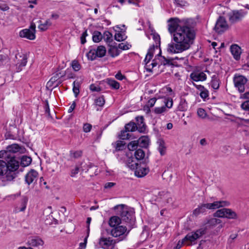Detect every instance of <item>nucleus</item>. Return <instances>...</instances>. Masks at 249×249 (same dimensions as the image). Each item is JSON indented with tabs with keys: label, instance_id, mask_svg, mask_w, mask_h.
Segmentation results:
<instances>
[{
	"label": "nucleus",
	"instance_id": "nucleus-1",
	"mask_svg": "<svg viewBox=\"0 0 249 249\" xmlns=\"http://www.w3.org/2000/svg\"><path fill=\"white\" fill-rule=\"evenodd\" d=\"M168 31L173 35L172 42L167 51L170 53H178L188 50L196 37L194 30L188 26V19L180 20L171 18L168 21Z\"/></svg>",
	"mask_w": 249,
	"mask_h": 249
},
{
	"label": "nucleus",
	"instance_id": "nucleus-2",
	"mask_svg": "<svg viewBox=\"0 0 249 249\" xmlns=\"http://www.w3.org/2000/svg\"><path fill=\"white\" fill-rule=\"evenodd\" d=\"M19 167V161L14 158L7 160H0V186H5L8 181L17 177L15 171Z\"/></svg>",
	"mask_w": 249,
	"mask_h": 249
},
{
	"label": "nucleus",
	"instance_id": "nucleus-3",
	"mask_svg": "<svg viewBox=\"0 0 249 249\" xmlns=\"http://www.w3.org/2000/svg\"><path fill=\"white\" fill-rule=\"evenodd\" d=\"M113 209L119 215L122 221L126 223L130 229L133 228L135 223L134 212L124 204H120L114 206Z\"/></svg>",
	"mask_w": 249,
	"mask_h": 249
},
{
	"label": "nucleus",
	"instance_id": "nucleus-4",
	"mask_svg": "<svg viewBox=\"0 0 249 249\" xmlns=\"http://www.w3.org/2000/svg\"><path fill=\"white\" fill-rule=\"evenodd\" d=\"M132 158H128L127 161V165L132 170H135V175L138 178H142L146 175L149 172V168L146 167L145 162H135ZM144 160V161H145Z\"/></svg>",
	"mask_w": 249,
	"mask_h": 249
},
{
	"label": "nucleus",
	"instance_id": "nucleus-5",
	"mask_svg": "<svg viewBox=\"0 0 249 249\" xmlns=\"http://www.w3.org/2000/svg\"><path fill=\"white\" fill-rule=\"evenodd\" d=\"M130 230H130L127 231L126 226H119L111 230V234L114 237H118L115 240H118L119 242L126 239Z\"/></svg>",
	"mask_w": 249,
	"mask_h": 249
},
{
	"label": "nucleus",
	"instance_id": "nucleus-6",
	"mask_svg": "<svg viewBox=\"0 0 249 249\" xmlns=\"http://www.w3.org/2000/svg\"><path fill=\"white\" fill-rule=\"evenodd\" d=\"M216 217L227 218L228 219H236L238 216L236 213L231 209L222 208L216 211L213 214Z\"/></svg>",
	"mask_w": 249,
	"mask_h": 249
},
{
	"label": "nucleus",
	"instance_id": "nucleus-7",
	"mask_svg": "<svg viewBox=\"0 0 249 249\" xmlns=\"http://www.w3.org/2000/svg\"><path fill=\"white\" fill-rule=\"evenodd\" d=\"M247 12L243 10H233L228 13L229 21L231 23H234L240 21L247 14Z\"/></svg>",
	"mask_w": 249,
	"mask_h": 249
},
{
	"label": "nucleus",
	"instance_id": "nucleus-8",
	"mask_svg": "<svg viewBox=\"0 0 249 249\" xmlns=\"http://www.w3.org/2000/svg\"><path fill=\"white\" fill-rule=\"evenodd\" d=\"M36 24L32 22L31 23L29 29H24L20 31L19 36L21 37L26 38L30 40H34L36 37Z\"/></svg>",
	"mask_w": 249,
	"mask_h": 249
},
{
	"label": "nucleus",
	"instance_id": "nucleus-9",
	"mask_svg": "<svg viewBox=\"0 0 249 249\" xmlns=\"http://www.w3.org/2000/svg\"><path fill=\"white\" fill-rule=\"evenodd\" d=\"M118 242V240L112 239L110 237H102L99 239V245L103 249H114L115 244Z\"/></svg>",
	"mask_w": 249,
	"mask_h": 249
},
{
	"label": "nucleus",
	"instance_id": "nucleus-10",
	"mask_svg": "<svg viewBox=\"0 0 249 249\" xmlns=\"http://www.w3.org/2000/svg\"><path fill=\"white\" fill-rule=\"evenodd\" d=\"M247 78L242 75H235L233 78L234 86L237 88L240 93L244 92L245 85L247 82Z\"/></svg>",
	"mask_w": 249,
	"mask_h": 249
},
{
	"label": "nucleus",
	"instance_id": "nucleus-11",
	"mask_svg": "<svg viewBox=\"0 0 249 249\" xmlns=\"http://www.w3.org/2000/svg\"><path fill=\"white\" fill-rule=\"evenodd\" d=\"M228 28V25L225 18L220 16L217 19L214 30L218 34H221L226 31Z\"/></svg>",
	"mask_w": 249,
	"mask_h": 249
},
{
	"label": "nucleus",
	"instance_id": "nucleus-12",
	"mask_svg": "<svg viewBox=\"0 0 249 249\" xmlns=\"http://www.w3.org/2000/svg\"><path fill=\"white\" fill-rule=\"evenodd\" d=\"M15 57L17 60L16 62L17 71L19 72L22 70V67L25 66L27 64L28 55L27 54L18 53L16 54Z\"/></svg>",
	"mask_w": 249,
	"mask_h": 249
},
{
	"label": "nucleus",
	"instance_id": "nucleus-13",
	"mask_svg": "<svg viewBox=\"0 0 249 249\" xmlns=\"http://www.w3.org/2000/svg\"><path fill=\"white\" fill-rule=\"evenodd\" d=\"M135 120L138 131L141 133H147L148 131L147 126L144 122V117L143 116H138L135 117Z\"/></svg>",
	"mask_w": 249,
	"mask_h": 249
},
{
	"label": "nucleus",
	"instance_id": "nucleus-14",
	"mask_svg": "<svg viewBox=\"0 0 249 249\" xmlns=\"http://www.w3.org/2000/svg\"><path fill=\"white\" fill-rule=\"evenodd\" d=\"M37 172L34 169H31L25 176V181L26 183L30 185L37 178Z\"/></svg>",
	"mask_w": 249,
	"mask_h": 249
},
{
	"label": "nucleus",
	"instance_id": "nucleus-15",
	"mask_svg": "<svg viewBox=\"0 0 249 249\" xmlns=\"http://www.w3.org/2000/svg\"><path fill=\"white\" fill-rule=\"evenodd\" d=\"M112 145L114 148V149L113 150V153L123 151L126 148L125 142L123 141H117L116 142L112 143Z\"/></svg>",
	"mask_w": 249,
	"mask_h": 249
},
{
	"label": "nucleus",
	"instance_id": "nucleus-16",
	"mask_svg": "<svg viewBox=\"0 0 249 249\" xmlns=\"http://www.w3.org/2000/svg\"><path fill=\"white\" fill-rule=\"evenodd\" d=\"M145 154V152L141 148L137 149L134 153V157L132 156L130 158H133L135 162L143 160H144Z\"/></svg>",
	"mask_w": 249,
	"mask_h": 249
},
{
	"label": "nucleus",
	"instance_id": "nucleus-17",
	"mask_svg": "<svg viewBox=\"0 0 249 249\" xmlns=\"http://www.w3.org/2000/svg\"><path fill=\"white\" fill-rule=\"evenodd\" d=\"M230 50L234 58L236 60L240 59L241 53V48L237 44H232L231 46Z\"/></svg>",
	"mask_w": 249,
	"mask_h": 249
},
{
	"label": "nucleus",
	"instance_id": "nucleus-18",
	"mask_svg": "<svg viewBox=\"0 0 249 249\" xmlns=\"http://www.w3.org/2000/svg\"><path fill=\"white\" fill-rule=\"evenodd\" d=\"M190 77L194 81H203L206 80L207 75L203 72L199 73L192 72L190 74Z\"/></svg>",
	"mask_w": 249,
	"mask_h": 249
},
{
	"label": "nucleus",
	"instance_id": "nucleus-19",
	"mask_svg": "<svg viewBox=\"0 0 249 249\" xmlns=\"http://www.w3.org/2000/svg\"><path fill=\"white\" fill-rule=\"evenodd\" d=\"M138 141L139 148H147L149 145V139L148 136H142L141 137Z\"/></svg>",
	"mask_w": 249,
	"mask_h": 249
},
{
	"label": "nucleus",
	"instance_id": "nucleus-20",
	"mask_svg": "<svg viewBox=\"0 0 249 249\" xmlns=\"http://www.w3.org/2000/svg\"><path fill=\"white\" fill-rule=\"evenodd\" d=\"M122 222L120 216H113L109 218L108 224L110 227L115 228L119 226Z\"/></svg>",
	"mask_w": 249,
	"mask_h": 249
},
{
	"label": "nucleus",
	"instance_id": "nucleus-21",
	"mask_svg": "<svg viewBox=\"0 0 249 249\" xmlns=\"http://www.w3.org/2000/svg\"><path fill=\"white\" fill-rule=\"evenodd\" d=\"M6 149L7 150L9 154H11L15 157L14 154L19 152L20 149V147L18 144L14 143L7 146L6 147Z\"/></svg>",
	"mask_w": 249,
	"mask_h": 249
},
{
	"label": "nucleus",
	"instance_id": "nucleus-22",
	"mask_svg": "<svg viewBox=\"0 0 249 249\" xmlns=\"http://www.w3.org/2000/svg\"><path fill=\"white\" fill-rule=\"evenodd\" d=\"M183 240L185 242H188V245H192L195 244V241L197 240L196 238L194 232L188 233L185 237L183 238Z\"/></svg>",
	"mask_w": 249,
	"mask_h": 249
},
{
	"label": "nucleus",
	"instance_id": "nucleus-23",
	"mask_svg": "<svg viewBox=\"0 0 249 249\" xmlns=\"http://www.w3.org/2000/svg\"><path fill=\"white\" fill-rule=\"evenodd\" d=\"M29 245L33 247H37L38 246H42L44 244L43 241L38 237H36L28 241Z\"/></svg>",
	"mask_w": 249,
	"mask_h": 249
},
{
	"label": "nucleus",
	"instance_id": "nucleus-24",
	"mask_svg": "<svg viewBox=\"0 0 249 249\" xmlns=\"http://www.w3.org/2000/svg\"><path fill=\"white\" fill-rule=\"evenodd\" d=\"M39 23L38 28L41 31H45L47 30L49 26H51L52 24L50 19L46 20L44 23H42L41 20L38 21Z\"/></svg>",
	"mask_w": 249,
	"mask_h": 249
},
{
	"label": "nucleus",
	"instance_id": "nucleus-25",
	"mask_svg": "<svg viewBox=\"0 0 249 249\" xmlns=\"http://www.w3.org/2000/svg\"><path fill=\"white\" fill-rule=\"evenodd\" d=\"M174 59H178V58L176 57L175 58H167L164 56H161V58H159V61L160 65L171 66L173 65L172 62Z\"/></svg>",
	"mask_w": 249,
	"mask_h": 249
},
{
	"label": "nucleus",
	"instance_id": "nucleus-26",
	"mask_svg": "<svg viewBox=\"0 0 249 249\" xmlns=\"http://www.w3.org/2000/svg\"><path fill=\"white\" fill-rule=\"evenodd\" d=\"M105 82L113 89H118L120 88L119 83L114 79L107 78Z\"/></svg>",
	"mask_w": 249,
	"mask_h": 249
},
{
	"label": "nucleus",
	"instance_id": "nucleus-27",
	"mask_svg": "<svg viewBox=\"0 0 249 249\" xmlns=\"http://www.w3.org/2000/svg\"><path fill=\"white\" fill-rule=\"evenodd\" d=\"M207 229V227H203L197 229L196 231H193V232H194L195 237L197 239L206 233Z\"/></svg>",
	"mask_w": 249,
	"mask_h": 249
},
{
	"label": "nucleus",
	"instance_id": "nucleus-28",
	"mask_svg": "<svg viewBox=\"0 0 249 249\" xmlns=\"http://www.w3.org/2000/svg\"><path fill=\"white\" fill-rule=\"evenodd\" d=\"M157 143L159 145L158 150L161 156L164 155L166 153V147L165 146V142L162 139H159Z\"/></svg>",
	"mask_w": 249,
	"mask_h": 249
},
{
	"label": "nucleus",
	"instance_id": "nucleus-29",
	"mask_svg": "<svg viewBox=\"0 0 249 249\" xmlns=\"http://www.w3.org/2000/svg\"><path fill=\"white\" fill-rule=\"evenodd\" d=\"M132 135L125 130L124 128V130H122L120 132V133L118 135V137L120 139L123 140H129L132 139Z\"/></svg>",
	"mask_w": 249,
	"mask_h": 249
},
{
	"label": "nucleus",
	"instance_id": "nucleus-30",
	"mask_svg": "<svg viewBox=\"0 0 249 249\" xmlns=\"http://www.w3.org/2000/svg\"><path fill=\"white\" fill-rule=\"evenodd\" d=\"M212 87L214 89H218L219 88L220 81L217 75H213L212 77V80L211 82Z\"/></svg>",
	"mask_w": 249,
	"mask_h": 249
},
{
	"label": "nucleus",
	"instance_id": "nucleus-31",
	"mask_svg": "<svg viewBox=\"0 0 249 249\" xmlns=\"http://www.w3.org/2000/svg\"><path fill=\"white\" fill-rule=\"evenodd\" d=\"M32 161L30 157L27 156H23L20 159V165L22 167L29 166Z\"/></svg>",
	"mask_w": 249,
	"mask_h": 249
},
{
	"label": "nucleus",
	"instance_id": "nucleus-32",
	"mask_svg": "<svg viewBox=\"0 0 249 249\" xmlns=\"http://www.w3.org/2000/svg\"><path fill=\"white\" fill-rule=\"evenodd\" d=\"M124 128L128 132H134L137 130L138 128L136 124L133 121H130L128 124H126L124 126Z\"/></svg>",
	"mask_w": 249,
	"mask_h": 249
},
{
	"label": "nucleus",
	"instance_id": "nucleus-33",
	"mask_svg": "<svg viewBox=\"0 0 249 249\" xmlns=\"http://www.w3.org/2000/svg\"><path fill=\"white\" fill-rule=\"evenodd\" d=\"M109 46H110V48L108 50V53L111 57H114L120 54V52L117 47L111 45Z\"/></svg>",
	"mask_w": 249,
	"mask_h": 249
},
{
	"label": "nucleus",
	"instance_id": "nucleus-34",
	"mask_svg": "<svg viewBox=\"0 0 249 249\" xmlns=\"http://www.w3.org/2000/svg\"><path fill=\"white\" fill-rule=\"evenodd\" d=\"M96 54H97V57H103L104 56L106 53V49L104 46H98L96 49H95Z\"/></svg>",
	"mask_w": 249,
	"mask_h": 249
},
{
	"label": "nucleus",
	"instance_id": "nucleus-35",
	"mask_svg": "<svg viewBox=\"0 0 249 249\" xmlns=\"http://www.w3.org/2000/svg\"><path fill=\"white\" fill-rule=\"evenodd\" d=\"M28 198L26 196H23L20 201V207L19 208V212H24L26 209Z\"/></svg>",
	"mask_w": 249,
	"mask_h": 249
},
{
	"label": "nucleus",
	"instance_id": "nucleus-36",
	"mask_svg": "<svg viewBox=\"0 0 249 249\" xmlns=\"http://www.w3.org/2000/svg\"><path fill=\"white\" fill-rule=\"evenodd\" d=\"M103 37L105 41L107 43H108V45H110L109 44L113 41L112 35L109 31H106L104 32Z\"/></svg>",
	"mask_w": 249,
	"mask_h": 249
},
{
	"label": "nucleus",
	"instance_id": "nucleus-37",
	"mask_svg": "<svg viewBox=\"0 0 249 249\" xmlns=\"http://www.w3.org/2000/svg\"><path fill=\"white\" fill-rule=\"evenodd\" d=\"M156 48V46L155 45H153L151 46L148 49V52L146 54L145 57V61H147L148 58V61H150L152 58L154 54V52L155 51V49Z\"/></svg>",
	"mask_w": 249,
	"mask_h": 249
},
{
	"label": "nucleus",
	"instance_id": "nucleus-38",
	"mask_svg": "<svg viewBox=\"0 0 249 249\" xmlns=\"http://www.w3.org/2000/svg\"><path fill=\"white\" fill-rule=\"evenodd\" d=\"M188 108L187 102L184 99L180 100L179 104L178 106V109L181 111H185Z\"/></svg>",
	"mask_w": 249,
	"mask_h": 249
},
{
	"label": "nucleus",
	"instance_id": "nucleus-39",
	"mask_svg": "<svg viewBox=\"0 0 249 249\" xmlns=\"http://www.w3.org/2000/svg\"><path fill=\"white\" fill-rule=\"evenodd\" d=\"M16 159L13 156L9 154L7 150L0 151V158H4L6 160H11V158Z\"/></svg>",
	"mask_w": 249,
	"mask_h": 249
},
{
	"label": "nucleus",
	"instance_id": "nucleus-40",
	"mask_svg": "<svg viewBox=\"0 0 249 249\" xmlns=\"http://www.w3.org/2000/svg\"><path fill=\"white\" fill-rule=\"evenodd\" d=\"M102 38L103 36L100 32L98 31L94 32L92 36V40L93 42L96 43L99 42L102 40Z\"/></svg>",
	"mask_w": 249,
	"mask_h": 249
},
{
	"label": "nucleus",
	"instance_id": "nucleus-41",
	"mask_svg": "<svg viewBox=\"0 0 249 249\" xmlns=\"http://www.w3.org/2000/svg\"><path fill=\"white\" fill-rule=\"evenodd\" d=\"M138 141H133L130 142L127 144V148L129 151H135L139 148V145L138 144Z\"/></svg>",
	"mask_w": 249,
	"mask_h": 249
},
{
	"label": "nucleus",
	"instance_id": "nucleus-42",
	"mask_svg": "<svg viewBox=\"0 0 249 249\" xmlns=\"http://www.w3.org/2000/svg\"><path fill=\"white\" fill-rule=\"evenodd\" d=\"M82 154L83 152L82 150H71L70 151V157L71 158L78 159L82 156Z\"/></svg>",
	"mask_w": 249,
	"mask_h": 249
},
{
	"label": "nucleus",
	"instance_id": "nucleus-43",
	"mask_svg": "<svg viewBox=\"0 0 249 249\" xmlns=\"http://www.w3.org/2000/svg\"><path fill=\"white\" fill-rule=\"evenodd\" d=\"M87 56L89 60L93 61L97 57V54H96L95 49H90L87 54Z\"/></svg>",
	"mask_w": 249,
	"mask_h": 249
},
{
	"label": "nucleus",
	"instance_id": "nucleus-44",
	"mask_svg": "<svg viewBox=\"0 0 249 249\" xmlns=\"http://www.w3.org/2000/svg\"><path fill=\"white\" fill-rule=\"evenodd\" d=\"M156 101L157 99L156 98L150 99L147 102V104L144 106V109H147L148 111H150V107H152L154 106Z\"/></svg>",
	"mask_w": 249,
	"mask_h": 249
},
{
	"label": "nucleus",
	"instance_id": "nucleus-45",
	"mask_svg": "<svg viewBox=\"0 0 249 249\" xmlns=\"http://www.w3.org/2000/svg\"><path fill=\"white\" fill-rule=\"evenodd\" d=\"M9 60V58L7 54H0V65H3L7 63Z\"/></svg>",
	"mask_w": 249,
	"mask_h": 249
},
{
	"label": "nucleus",
	"instance_id": "nucleus-46",
	"mask_svg": "<svg viewBox=\"0 0 249 249\" xmlns=\"http://www.w3.org/2000/svg\"><path fill=\"white\" fill-rule=\"evenodd\" d=\"M95 103L96 106L99 107H103L105 105V100L104 96L102 95L95 100Z\"/></svg>",
	"mask_w": 249,
	"mask_h": 249
},
{
	"label": "nucleus",
	"instance_id": "nucleus-47",
	"mask_svg": "<svg viewBox=\"0 0 249 249\" xmlns=\"http://www.w3.org/2000/svg\"><path fill=\"white\" fill-rule=\"evenodd\" d=\"M126 37L127 36H125V34H122L120 33H116L114 36V39L118 42L124 40Z\"/></svg>",
	"mask_w": 249,
	"mask_h": 249
},
{
	"label": "nucleus",
	"instance_id": "nucleus-48",
	"mask_svg": "<svg viewBox=\"0 0 249 249\" xmlns=\"http://www.w3.org/2000/svg\"><path fill=\"white\" fill-rule=\"evenodd\" d=\"M73 88L72 90L75 97H77L79 93V84L78 83H76L74 81L72 84Z\"/></svg>",
	"mask_w": 249,
	"mask_h": 249
},
{
	"label": "nucleus",
	"instance_id": "nucleus-49",
	"mask_svg": "<svg viewBox=\"0 0 249 249\" xmlns=\"http://www.w3.org/2000/svg\"><path fill=\"white\" fill-rule=\"evenodd\" d=\"M164 103L165 104V106L164 107H166L169 108H170L173 106V99L170 97H167L164 99Z\"/></svg>",
	"mask_w": 249,
	"mask_h": 249
},
{
	"label": "nucleus",
	"instance_id": "nucleus-50",
	"mask_svg": "<svg viewBox=\"0 0 249 249\" xmlns=\"http://www.w3.org/2000/svg\"><path fill=\"white\" fill-rule=\"evenodd\" d=\"M71 66L73 69V70L75 71H77L81 69V65L79 63V62L76 60H73L71 63Z\"/></svg>",
	"mask_w": 249,
	"mask_h": 249
},
{
	"label": "nucleus",
	"instance_id": "nucleus-51",
	"mask_svg": "<svg viewBox=\"0 0 249 249\" xmlns=\"http://www.w3.org/2000/svg\"><path fill=\"white\" fill-rule=\"evenodd\" d=\"M208 206V208L210 210H214L216 209H218L220 208V205H219L218 201H214L213 203H207Z\"/></svg>",
	"mask_w": 249,
	"mask_h": 249
},
{
	"label": "nucleus",
	"instance_id": "nucleus-52",
	"mask_svg": "<svg viewBox=\"0 0 249 249\" xmlns=\"http://www.w3.org/2000/svg\"><path fill=\"white\" fill-rule=\"evenodd\" d=\"M153 38L156 43V45H155V46H156V48L158 49V48L160 47V36L158 34H154Z\"/></svg>",
	"mask_w": 249,
	"mask_h": 249
},
{
	"label": "nucleus",
	"instance_id": "nucleus-53",
	"mask_svg": "<svg viewBox=\"0 0 249 249\" xmlns=\"http://www.w3.org/2000/svg\"><path fill=\"white\" fill-rule=\"evenodd\" d=\"M197 113L198 116L202 119H204L207 116L206 111L202 108H198Z\"/></svg>",
	"mask_w": 249,
	"mask_h": 249
},
{
	"label": "nucleus",
	"instance_id": "nucleus-54",
	"mask_svg": "<svg viewBox=\"0 0 249 249\" xmlns=\"http://www.w3.org/2000/svg\"><path fill=\"white\" fill-rule=\"evenodd\" d=\"M167 110L166 108V107H156L154 109V112L156 114H161L162 113L166 112Z\"/></svg>",
	"mask_w": 249,
	"mask_h": 249
},
{
	"label": "nucleus",
	"instance_id": "nucleus-55",
	"mask_svg": "<svg viewBox=\"0 0 249 249\" xmlns=\"http://www.w3.org/2000/svg\"><path fill=\"white\" fill-rule=\"evenodd\" d=\"M241 107L245 111H249V100L242 103L241 105Z\"/></svg>",
	"mask_w": 249,
	"mask_h": 249
},
{
	"label": "nucleus",
	"instance_id": "nucleus-56",
	"mask_svg": "<svg viewBox=\"0 0 249 249\" xmlns=\"http://www.w3.org/2000/svg\"><path fill=\"white\" fill-rule=\"evenodd\" d=\"M44 107L45 113L47 114V115L49 117H52L51 116V114H50V108H49V103L47 100H45V105H44Z\"/></svg>",
	"mask_w": 249,
	"mask_h": 249
},
{
	"label": "nucleus",
	"instance_id": "nucleus-57",
	"mask_svg": "<svg viewBox=\"0 0 249 249\" xmlns=\"http://www.w3.org/2000/svg\"><path fill=\"white\" fill-rule=\"evenodd\" d=\"M199 95L203 99H205L206 98H208L209 96L208 90L206 89L203 91H201V92H200Z\"/></svg>",
	"mask_w": 249,
	"mask_h": 249
},
{
	"label": "nucleus",
	"instance_id": "nucleus-58",
	"mask_svg": "<svg viewBox=\"0 0 249 249\" xmlns=\"http://www.w3.org/2000/svg\"><path fill=\"white\" fill-rule=\"evenodd\" d=\"M87 36H88L87 30H86L82 33V34L81 35V36L80 37V41H81V43L82 44H84L87 41H86V37Z\"/></svg>",
	"mask_w": 249,
	"mask_h": 249
},
{
	"label": "nucleus",
	"instance_id": "nucleus-59",
	"mask_svg": "<svg viewBox=\"0 0 249 249\" xmlns=\"http://www.w3.org/2000/svg\"><path fill=\"white\" fill-rule=\"evenodd\" d=\"M89 236V234H87V236L84 238V242L80 243L78 249H84L86 248Z\"/></svg>",
	"mask_w": 249,
	"mask_h": 249
},
{
	"label": "nucleus",
	"instance_id": "nucleus-60",
	"mask_svg": "<svg viewBox=\"0 0 249 249\" xmlns=\"http://www.w3.org/2000/svg\"><path fill=\"white\" fill-rule=\"evenodd\" d=\"M91 125L88 123L85 124L83 127V131L86 133L89 132L91 130Z\"/></svg>",
	"mask_w": 249,
	"mask_h": 249
},
{
	"label": "nucleus",
	"instance_id": "nucleus-61",
	"mask_svg": "<svg viewBox=\"0 0 249 249\" xmlns=\"http://www.w3.org/2000/svg\"><path fill=\"white\" fill-rule=\"evenodd\" d=\"M208 204H201L199 205H198V207L200 209V211L202 213H204L207 209H209Z\"/></svg>",
	"mask_w": 249,
	"mask_h": 249
},
{
	"label": "nucleus",
	"instance_id": "nucleus-62",
	"mask_svg": "<svg viewBox=\"0 0 249 249\" xmlns=\"http://www.w3.org/2000/svg\"><path fill=\"white\" fill-rule=\"evenodd\" d=\"M215 218H211L207 220L205 224L209 226H214L216 225Z\"/></svg>",
	"mask_w": 249,
	"mask_h": 249
},
{
	"label": "nucleus",
	"instance_id": "nucleus-63",
	"mask_svg": "<svg viewBox=\"0 0 249 249\" xmlns=\"http://www.w3.org/2000/svg\"><path fill=\"white\" fill-rule=\"evenodd\" d=\"M158 65V63L157 62L156 58H155L153 60L152 62L150 63V65H151V68H147V71L149 72H151L153 68Z\"/></svg>",
	"mask_w": 249,
	"mask_h": 249
},
{
	"label": "nucleus",
	"instance_id": "nucleus-64",
	"mask_svg": "<svg viewBox=\"0 0 249 249\" xmlns=\"http://www.w3.org/2000/svg\"><path fill=\"white\" fill-rule=\"evenodd\" d=\"M90 89L92 91L99 92L101 90V88L99 86H96L92 84L90 86Z\"/></svg>",
	"mask_w": 249,
	"mask_h": 249
}]
</instances>
